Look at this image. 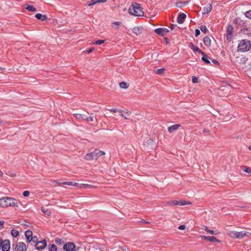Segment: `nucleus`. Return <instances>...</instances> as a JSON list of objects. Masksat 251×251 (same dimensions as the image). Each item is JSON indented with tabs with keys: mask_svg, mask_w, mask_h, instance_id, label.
Returning <instances> with one entry per match:
<instances>
[{
	"mask_svg": "<svg viewBox=\"0 0 251 251\" xmlns=\"http://www.w3.org/2000/svg\"><path fill=\"white\" fill-rule=\"evenodd\" d=\"M110 111L111 112H113L114 113H115L116 112H118V109L112 108V109H110Z\"/></svg>",
	"mask_w": 251,
	"mask_h": 251,
	"instance_id": "nucleus-53",
	"label": "nucleus"
},
{
	"mask_svg": "<svg viewBox=\"0 0 251 251\" xmlns=\"http://www.w3.org/2000/svg\"><path fill=\"white\" fill-rule=\"evenodd\" d=\"M250 99H251V98H250Z\"/></svg>",
	"mask_w": 251,
	"mask_h": 251,
	"instance_id": "nucleus-62",
	"label": "nucleus"
},
{
	"mask_svg": "<svg viewBox=\"0 0 251 251\" xmlns=\"http://www.w3.org/2000/svg\"><path fill=\"white\" fill-rule=\"evenodd\" d=\"M189 47L194 51H198L199 53L201 54H203V52L202 50L199 49L197 46H195L192 43L190 44Z\"/></svg>",
	"mask_w": 251,
	"mask_h": 251,
	"instance_id": "nucleus-19",
	"label": "nucleus"
},
{
	"mask_svg": "<svg viewBox=\"0 0 251 251\" xmlns=\"http://www.w3.org/2000/svg\"><path fill=\"white\" fill-rule=\"evenodd\" d=\"M105 42V40H98L96 41L95 42L93 43V44H96V45H101L103 43H104Z\"/></svg>",
	"mask_w": 251,
	"mask_h": 251,
	"instance_id": "nucleus-40",
	"label": "nucleus"
},
{
	"mask_svg": "<svg viewBox=\"0 0 251 251\" xmlns=\"http://www.w3.org/2000/svg\"><path fill=\"white\" fill-rule=\"evenodd\" d=\"M56 183H57L58 185H61V184H63L76 186V187L78 186V185H79V184L78 183L73 182H67V181L63 182H56Z\"/></svg>",
	"mask_w": 251,
	"mask_h": 251,
	"instance_id": "nucleus-17",
	"label": "nucleus"
},
{
	"mask_svg": "<svg viewBox=\"0 0 251 251\" xmlns=\"http://www.w3.org/2000/svg\"><path fill=\"white\" fill-rule=\"evenodd\" d=\"M25 8L29 11L36 12L37 9L33 5H27Z\"/></svg>",
	"mask_w": 251,
	"mask_h": 251,
	"instance_id": "nucleus-24",
	"label": "nucleus"
},
{
	"mask_svg": "<svg viewBox=\"0 0 251 251\" xmlns=\"http://www.w3.org/2000/svg\"><path fill=\"white\" fill-rule=\"evenodd\" d=\"M203 132H207V130H206V129H204V130H203Z\"/></svg>",
	"mask_w": 251,
	"mask_h": 251,
	"instance_id": "nucleus-61",
	"label": "nucleus"
},
{
	"mask_svg": "<svg viewBox=\"0 0 251 251\" xmlns=\"http://www.w3.org/2000/svg\"><path fill=\"white\" fill-rule=\"evenodd\" d=\"M35 17L42 21H45L47 19V16L46 15H42L40 13H37L35 15Z\"/></svg>",
	"mask_w": 251,
	"mask_h": 251,
	"instance_id": "nucleus-18",
	"label": "nucleus"
},
{
	"mask_svg": "<svg viewBox=\"0 0 251 251\" xmlns=\"http://www.w3.org/2000/svg\"><path fill=\"white\" fill-rule=\"evenodd\" d=\"M245 15L246 17L251 19V10L246 11L245 13Z\"/></svg>",
	"mask_w": 251,
	"mask_h": 251,
	"instance_id": "nucleus-41",
	"label": "nucleus"
},
{
	"mask_svg": "<svg viewBox=\"0 0 251 251\" xmlns=\"http://www.w3.org/2000/svg\"><path fill=\"white\" fill-rule=\"evenodd\" d=\"M38 240V238L36 237V236H33L30 238V239L29 240V242H30L31 241H33V242L35 243V242H37Z\"/></svg>",
	"mask_w": 251,
	"mask_h": 251,
	"instance_id": "nucleus-42",
	"label": "nucleus"
},
{
	"mask_svg": "<svg viewBox=\"0 0 251 251\" xmlns=\"http://www.w3.org/2000/svg\"><path fill=\"white\" fill-rule=\"evenodd\" d=\"M143 28L136 26L133 28V32L137 35H140L142 32Z\"/></svg>",
	"mask_w": 251,
	"mask_h": 251,
	"instance_id": "nucleus-16",
	"label": "nucleus"
},
{
	"mask_svg": "<svg viewBox=\"0 0 251 251\" xmlns=\"http://www.w3.org/2000/svg\"><path fill=\"white\" fill-rule=\"evenodd\" d=\"M164 72H165V70L163 68L157 69L156 71V74H157L158 75L163 74L164 73Z\"/></svg>",
	"mask_w": 251,
	"mask_h": 251,
	"instance_id": "nucleus-36",
	"label": "nucleus"
},
{
	"mask_svg": "<svg viewBox=\"0 0 251 251\" xmlns=\"http://www.w3.org/2000/svg\"><path fill=\"white\" fill-rule=\"evenodd\" d=\"M191 204V202L188 201H183L181 200L178 201V205L182 206L185 205L187 204Z\"/></svg>",
	"mask_w": 251,
	"mask_h": 251,
	"instance_id": "nucleus-28",
	"label": "nucleus"
},
{
	"mask_svg": "<svg viewBox=\"0 0 251 251\" xmlns=\"http://www.w3.org/2000/svg\"><path fill=\"white\" fill-rule=\"evenodd\" d=\"M100 0H92L88 4V6H93L98 2H100Z\"/></svg>",
	"mask_w": 251,
	"mask_h": 251,
	"instance_id": "nucleus-35",
	"label": "nucleus"
},
{
	"mask_svg": "<svg viewBox=\"0 0 251 251\" xmlns=\"http://www.w3.org/2000/svg\"><path fill=\"white\" fill-rule=\"evenodd\" d=\"M180 126V125L179 124H176L174 125H173L172 126H169L168 128V130L170 133H172L175 130H176Z\"/></svg>",
	"mask_w": 251,
	"mask_h": 251,
	"instance_id": "nucleus-14",
	"label": "nucleus"
},
{
	"mask_svg": "<svg viewBox=\"0 0 251 251\" xmlns=\"http://www.w3.org/2000/svg\"><path fill=\"white\" fill-rule=\"evenodd\" d=\"M245 172L251 174V169L249 168H246L244 170Z\"/></svg>",
	"mask_w": 251,
	"mask_h": 251,
	"instance_id": "nucleus-47",
	"label": "nucleus"
},
{
	"mask_svg": "<svg viewBox=\"0 0 251 251\" xmlns=\"http://www.w3.org/2000/svg\"><path fill=\"white\" fill-rule=\"evenodd\" d=\"M3 173L2 171H0V176H3Z\"/></svg>",
	"mask_w": 251,
	"mask_h": 251,
	"instance_id": "nucleus-57",
	"label": "nucleus"
},
{
	"mask_svg": "<svg viewBox=\"0 0 251 251\" xmlns=\"http://www.w3.org/2000/svg\"><path fill=\"white\" fill-rule=\"evenodd\" d=\"M200 34V30L197 29L196 30H195V36L196 37H197L198 36H199V35Z\"/></svg>",
	"mask_w": 251,
	"mask_h": 251,
	"instance_id": "nucleus-51",
	"label": "nucleus"
},
{
	"mask_svg": "<svg viewBox=\"0 0 251 251\" xmlns=\"http://www.w3.org/2000/svg\"><path fill=\"white\" fill-rule=\"evenodd\" d=\"M118 112H120L121 114H123V113L124 112V110L122 109H120V110H118Z\"/></svg>",
	"mask_w": 251,
	"mask_h": 251,
	"instance_id": "nucleus-55",
	"label": "nucleus"
},
{
	"mask_svg": "<svg viewBox=\"0 0 251 251\" xmlns=\"http://www.w3.org/2000/svg\"><path fill=\"white\" fill-rule=\"evenodd\" d=\"M105 153L99 150H95L92 152L87 153L85 157V159L87 160H92L94 159H97L99 157L104 155Z\"/></svg>",
	"mask_w": 251,
	"mask_h": 251,
	"instance_id": "nucleus-3",
	"label": "nucleus"
},
{
	"mask_svg": "<svg viewBox=\"0 0 251 251\" xmlns=\"http://www.w3.org/2000/svg\"><path fill=\"white\" fill-rule=\"evenodd\" d=\"M200 237L206 241L212 242H220V241L218 240L216 237L214 236H207L204 235H201Z\"/></svg>",
	"mask_w": 251,
	"mask_h": 251,
	"instance_id": "nucleus-10",
	"label": "nucleus"
},
{
	"mask_svg": "<svg viewBox=\"0 0 251 251\" xmlns=\"http://www.w3.org/2000/svg\"><path fill=\"white\" fill-rule=\"evenodd\" d=\"M227 235L231 238L242 239L245 237L250 236L251 235V233L245 230L241 231L228 230L227 231Z\"/></svg>",
	"mask_w": 251,
	"mask_h": 251,
	"instance_id": "nucleus-1",
	"label": "nucleus"
},
{
	"mask_svg": "<svg viewBox=\"0 0 251 251\" xmlns=\"http://www.w3.org/2000/svg\"><path fill=\"white\" fill-rule=\"evenodd\" d=\"M25 236L28 242H29V240L32 236V232L31 230H26L25 232Z\"/></svg>",
	"mask_w": 251,
	"mask_h": 251,
	"instance_id": "nucleus-21",
	"label": "nucleus"
},
{
	"mask_svg": "<svg viewBox=\"0 0 251 251\" xmlns=\"http://www.w3.org/2000/svg\"><path fill=\"white\" fill-rule=\"evenodd\" d=\"M8 202L7 197H3L0 199V207H8Z\"/></svg>",
	"mask_w": 251,
	"mask_h": 251,
	"instance_id": "nucleus-11",
	"label": "nucleus"
},
{
	"mask_svg": "<svg viewBox=\"0 0 251 251\" xmlns=\"http://www.w3.org/2000/svg\"><path fill=\"white\" fill-rule=\"evenodd\" d=\"M74 115L77 119H82L85 120L86 118V116L85 115L79 113H75L74 114Z\"/></svg>",
	"mask_w": 251,
	"mask_h": 251,
	"instance_id": "nucleus-23",
	"label": "nucleus"
},
{
	"mask_svg": "<svg viewBox=\"0 0 251 251\" xmlns=\"http://www.w3.org/2000/svg\"><path fill=\"white\" fill-rule=\"evenodd\" d=\"M129 13L135 16H142L144 15V12L142 10L140 4L133 3L128 9Z\"/></svg>",
	"mask_w": 251,
	"mask_h": 251,
	"instance_id": "nucleus-2",
	"label": "nucleus"
},
{
	"mask_svg": "<svg viewBox=\"0 0 251 251\" xmlns=\"http://www.w3.org/2000/svg\"><path fill=\"white\" fill-rule=\"evenodd\" d=\"M11 235L13 237H17L19 235V231L17 230H16V229H12V230H11Z\"/></svg>",
	"mask_w": 251,
	"mask_h": 251,
	"instance_id": "nucleus-29",
	"label": "nucleus"
},
{
	"mask_svg": "<svg viewBox=\"0 0 251 251\" xmlns=\"http://www.w3.org/2000/svg\"><path fill=\"white\" fill-rule=\"evenodd\" d=\"M203 56L201 58V60L204 62L206 64H209L210 61L208 60V57L206 54H205L204 52L203 54H202Z\"/></svg>",
	"mask_w": 251,
	"mask_h": 251,
	"instance_id": "nucleus-25",
	"label": "nucleus"
},
{
	"mask_svg": "<svg viewBox=\"0 0 251 251\" xmlns=\"http://www.w3.org/2000/svg\"><path fill=\"white\" fill-rule=\"evenodd\" d=\"M78 249H76L75 245L72 242H68L63 246V249L65 251H77Z\"/></svg>",
	"mask_w": 251,
	"mask_h": 251,
	"instance_id": "nucleus-5",
	"label": "nucleus"
},
{
	"mask_svg": "<svg viewBox=\"0 0 251 251\" xmlns=\"http://www.w3.org/2000/svg\"><path fill=\"white\" fill-rule=\"evenodd\" d=\"M41 210L47 216H49L51 214V212L49 209H45V208L42 207L41 208Z\"/></svg>",
	"mask_w": 251,
	"mask_h": 251,
	"instance_id": "nucleus-30",
	"label": "nucleus"
},
{
	"mask_svg": "<svg viewBox=\"0 0 251 251\" xmlns=\"http://www.w3.org/2000/svg\"><path fill=\"white\" fill-rule=\"evenodd\" d=\"M29 195V192L28 191H25L23 192V196L27 197Z\"/></svg>",
	"mask_w": 251,
	"mask_h": 251,
	"instance_id": "nucleus-45",
	"label": "nucleus"
},
{
	"mask_svg": "<svg viewBox=\"0 0 251 251\" xmlns=\"http://www.w3.org/2000/svg\"><path fill=\"white\" fill-rule=\"evenodd\" d=\"M94 49V48H90L86 51V53L88 54L90 53L93 51Z\"/></svg>",
	"mask_w": 251,
	"mask_h": 251,
	"instance_id": "nucleus-50",
	"label": "nucleus"
},
{
	"mask_svg": "<svg viewBox=\"0 0 251 251\" xmlns=\"http://www.w3.org/2000/svg\"><path fill=\"white\" fill-rule=\"evenodd\" d=\"M168 204L170 205H178V201L175 200L169 201Z\"/></svg>",
	"mask_w": 251,
	"mask_h": 251,
	"instance_id": "nucleus-33",
	"label": "nucleus"
},
{
	"mask_svg": "<svg viewBox=\"0 0 251 251\" xmlns=\"http://www.w3.org/2000/svg\"><path fill=\"white\" fill-rule=\"evenodd\" d=\"M130 112L129 111H126L124 114H121V116L122 117H124L125 119L128 120L129 119V115L130 114Z\"/></svg>",
	"mask_w": 251,
	"mask_h": 251,
	"instance_id": "nucleus-27",
	"label": "nucleus"
},
{
	"mask_svg": "<svg viewBox=\"0 0 251 251\" xmlns=\"http://www.w3.org/2000/svg\"><path fill=\"white\" fill-rule=\"evenodd\" d=\"M250 42L246 39L242 40L238 46V51L245 52L249 50L251 47Z\"/></svg>",
	"mask_w": 251,
	"mask_h": 251,
	"instance_id": "nucleus-4",
	"label": "nucleus"
},
{
	"mask_svg": "<svg viewBox=\"0 0 251 251\" xmlns=\"http://www.w3.org/2000/svg\"><path fill=\"white\" fill-rule=\"evenodd\" d=\"M154 32L158 35L163 36L164 34L169 32V29L166 28H158L155 29Z\"/></svg>",
	"mask_w": 251,
	"mask_h": 251,
	"instance_id": "nucleus-12",
	"label": "nucleus"
},
{
	"mask_svg": "<svg viewBox=\"0 0 251 251\" xmlns=\"http://www.w3.org/2000/svg\"><path fill=\"white\" fill-rule=\"evenodd\" d=\"M85 121H86L87 122H93L94 121V114L93 113L91 114V115L88 117H87L86 116Z\"/></svg>",
	"mask_w": 251,
	"mask_h": 251,
	"instance_id": "nucleus-32",
	"label": "nucleus"
},
{
	"mask_svg": "<svg viewBox=\"0 0 251 251\" xmlns=\"http://www.w3.org/2000/svg\"><path fill=\"white\" fill-rule=\"evenodd\" d=\"M212 4L208 3L207 4L206 6H205L203 8V14H208L212 10Z\"/></svg>",
	"mask_w": 251,
	"mask_h": 251,
	"instance_id": "nucleus-15",
	"label": "nucleus"
},
{
	"mask_svg": "<svg viewBox=\"0 0 251 251\" xmlns=\"http://www.w3.org/2000/svg\"><path fill=\"white\" fill-rule=\"evenodd\" d=\"M153 141L151 139H150L149 140H148L147 143L148 144H150Z\"/></svg>",
	"mask_w": 251,
	"mask_h": 251,
	"instance_id": "nucleus-54",
	"label": "nucleus"
},
{
	"mask_svg": "<svg viewBox=\"0 0 251 251\" xmlns=\"http://www.w3.org/2000/svg\"><path fill=\"white\" fill-rule=\"evenodd\" d=\"M120 87L123 89H126L127 88V85L126 83L122 82L120 83Z\"/></svg>",
	"mask_w": 251,
	"mask_h": 251,
	"instance_id": "nucleus-38",
	"label": "nucleus"
},
{
	"mask_svg": "<svg viewBox=\"0 0 251 251\" xmlns=\"http://www.w3.org/2000/svg\"><path fill=\"white\" fill-rule=\"evenodd\" d=\"M15 251H26V245L21 242L18 243L16 244Z\"/></svg>",
	"mask_w": 251,
	"mask_h": 251,
	"instance_id": "nucleus-7",
	"label": "nucleus"
},
{
	"mask_svg": "<svg viewBox=\"0 0 251 251\" xmlns=\"http://www.w3.org/2000/svg\"><path fill=\"white\" fill-rule=\"evenodd\" d=\"M248 75L251 77V64H250V66L247 71Z\"/></svg>",
	"mask_w": 251,
	"mask_h": 251,
	"instance_id": "nucleus-46",
	"label": "nucleus"
},
{
	"mask_svg": "<svg viewBox=\"0 0 251 251\" xmlns=\"http://www.w3.org/2000/svg\"><path fill=\"white\" fill-rule=\"evenodd\" d=\"M203 43L204 45L207 47H209L211 45V40L208 36H206L203 38Z\"/></svg>",
	"mask_w": 251,
	"mask_h": 251,
	"instance_id": "nucleus-22",
	"label": "nucleus"
},
{
	"mask_svg": "<svg viewBox=\"0 0 251 251\" xmlns=\"http://www.w3.org/2000/svg\"><path fill=\"white\" fill-rule=\"evenodd\" d=\"M4 224V221L0 220V230L3 227Z\"/></svg>",
	"mask_w": 251,
	"mask_h": 251,
	"instance_id": "nucleus-49",
	"label": "nucleus"
},
{
	"mask_svg": "<svg viewBox=\"0 0 251 251\" xmlns=\"http://www.w3.org/2000/svg\"><path fill=\"white\" fill-rule=\"evenodd\" d=\"M7 198L9 206H18L19 201L18 200L12 197H7Z\"/></svg>",
	"mask_w": 251,
	"mask_h": 251,
	"instance_id": "nucleus-8",
	"label": "nucleus"
},
{
	"mask_svg": "<svg viewBox=\"0 0 251 251\" xmlns=\"http://www.w3.org/2000/svg\"><path fill=\"white\" fill-rule=\"evenodd\" d=\"M200 29L201 31L204 33H206L208 32V29L205 25H201L200 27Z\"/></svg>",
	"mask_w": 251,
	"mask_h": 251,
	"instance_id": "nucleus-34",
	"label": "nucleus"
},
{
	"mask_svg": "<svg viewBox=\"0 0 251 251\" xmlns=\"http://www.w3.org/2000/svg\"><path fill=\"white\" fill-rule=\"evenodd\" d=\"M106 0H100V2H105Z\"/></svg>",
	"mask_w": 251,
	"mask_h": 251,
	"instance_id": "nucleus-58",
	"label": "nucleus"
},
{
	"mask_svg": "<svg viewBox=\"0 0 251 251\" xmlns=\"http://www.w3.org/2000/svg\"><path fill=\"white\" fill-rule=\"evenodd\" d=\"M2 123H3V121L1 119H0V125L2 124Z\"/></svg>",
	"mask_w": 251,
	"mask_h": 251,
	"instance_id": "nucleus-59",
	"label": "nucleus"
},
{
	"mask_svg": "<svg viewBox=\"0 0 251 251\" xmlns=\"http://www.w3.org/2000/svg\"><path fill=\"white\" fill-rule=\"evenodd\" d=\"M47 246V242L46 240L41 241H38L35 245V247L37 250H41L44 249Z\"/></svg>",
	"mask_w": 251,
	"mask_h": 251,
	"instance_id": "nucleus-9",
	"label": "nucleus"
},
{
	"mask_svg": "<svg viewBox=\"0 0 251 251\" xmlns=\"http://www.w3.org/2000/svg\"><path fill=\"white\" fill-rule=\"evenodd\" d=\"M204 230L208 233V231H209L210 229H209L207 226H205Z\"/></svg>",
	"mask_w": 251,
	"mask_h": 251,
	"instance_id": "nucleus-56",
	"label": "nucleus"
},
{
	"mask_svg": "<svg viewBox=\"0 0 251 251\" xmlns=\"http://www.w3.org/2000/svg\"><path fill=\"white\" fill-rule=\"evenodd\" d=\"M212 62L216 65H219V62L215 59H212Z\"/></svg>",
	"mask_w": 251,
	"mask_h": 251,
	"instance_id": "nucleus-52",
	"label": "nucleus"
},
{
	"mask_svg": "<svg viewBox=\"0 0 251 251\" xmlns=\"http://www.w3.org/2000/svg\"><path fill=\"white\" fill-rule=\"evenodd\" d=\"M186 226L184 225L179 226L178 227V229L179 230H184L186 229Z\"/></svg>",
	"mask_w": 251,
	"mask_h": 251,
	"instance_id": "nucleus-48",
	"label": "nucleus"
},
{
	"mask_svg": "<svg viewBox=\"0 0 251 251\" xmlns=\"http://www.w3.org/2000/svg\"><path fill=\"white\" fill-rule=\"evenodd\" d=\"M192 81L193 83H196L198 82V78L196 76H192Z\"/></svg>",
	"mask_w": 251,
	"mask_h": 251,
	"instance_id": "nucleus-44",
	"label": "nucleus"
},
{
	"mask_svg": "<svg viewBox=\"0 0 251 251\" xmlns=\"http://www.w3.org/2000/svg\"><path fill=\"white\" fill-rule=\"evenodd\" d=\"M186 17L185 14L183 13L179 14L177 18V22L179 24H183Z\"/></svg>",
	"mask_w": 251,
	"mask_h": 251,
	"instance_id": "nucleus-13",
	"label": "nucleus"
},
{
	"mask_svg": "<svg viewBox=\"0 0 251 251\" xmlns=\"http://www.w3.org/2000/svg\"><path fill=\"white\" fill-rule=\"evenodd\" d=\"M1 248L2 251H9L10 249V242L8 240L4 241L1 240L0 249Z\"/></svg>",
	"mask_w": 251,
	"mask_h": 251,
	"instance_id": "nucleus-6",
	"label": "nucleus"
},
{
	"mask_svg": "<svg viewBox=\"0 0 251 251\" xmlns=\"http://www.w3.org/2000/svg\"><path fill=\"white\" fill-rule=\"evenodd\" d=\"M233 30V28L231 25H228L227 29H226V32H227V38L230 39V35L232 34Z\"/></svg>",
	"mask_w": 251,
	"mask_h": 251,
	"instance_id": "nucleus-20",
	"label": "nucleus"
},
{
	"mask_svg": "<svg viewBox=\"0 0 251 251\" xmlns=\"http://www.w3.org/2000/svg\"><path fill=\"white\" fill-rule=\"evenodd\" d=\"M249 149L251 151V145L249 147Z\"/></svg>",
	"mask_w": 251,
	"mask_h": 251,
	"instance_id": "nucleus-60",
	"label": "nucleus"
},
{
	"mask_svg": "<svg viewBox=\"0 0 251 251\" xmlns=\"http://www.w3.org/2000/svg\"><path fill=\"white\" fill-rule=\"evenodd\" d=\"M80 188H92L94 187L93 186L88 184H80L78 185V186Z\"/></svg>",
	"mask_w": 251,
	"mask_h": 251,
	"instance_id": "nucleus-26",
	"label": "nucleus"
},
{
	"mask_svg": "<svg viewBox=\"0 0 251 251\" xmlns=\"http://www.w3.org/2000/svg\"><path fill=\"white\" fill-rule=\"evenodd\" d=\"M55 242L57 244L59 245H62L63 243H64V241L60 238H56Z\"/></svg>",
	"mask_w": 251,
	"mask_h": 251,
	"instance_id": "nucleus-39",
	"label": "nucleus"
},
{
	"mask_svg": "<svg viewBox=\"0 0 251 251\" xmlns=\"http://www.w3.org/2000/svg\"><path fill=\"white\" fill-rule=\"evenodd\" d=\"M208 233L212 234V235H217L219 233V232L218 230H209L208 231Z\"/></svg>",
	"mask_w": 251,
	"mask_h": 251,
	"instance_id": "nucleus-37",
	"label": "nucleus"
},
{
	"mask_svg": "<svg viewBox=\"0 0 251 251\" xmlns=\"http://www.w3.org/2000/svg\"><path fill=\"white\" fill-rule=\"evenodd\" d=\"M120 22H115L113 23L112 26L116 27V28H118L119 27V25H120Z\"/></svg>",
	"mask_w": 251,
	"mask_h": 251,
	"instance_id": "nucleus-43",
	"label": "nucleus"
},
{
	"mask_svg": "<svg viewBox=\"0 0 251 251\" xmlns=\"http://www.w3.org/2000/svg\"><path fill=\"white\" fill-rule=\"evenodd\" d=\"M49 250L50 251H56L57 248H56V246L54 244L50 245L49 246Z\"/></svg>",
	"mask_w": 251,
	"mask_h": 251,
	"instance_id": "nucleus-31",
	"label": "nucleus"
}]
</instances>
